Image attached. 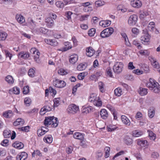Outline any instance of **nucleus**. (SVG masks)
I'll list each match as a JSON object with an SVG mask.
<instances>
[{"label": "nucleus", "instance_id": "obj_1", "mask_svg": "<svg viewBox=\"0 0 160 160\" xmlns=\"http://www.w3.org/2000/svg\"><path fill=\"white\" fill-rule=\"evenodd\" d=\"M149 82L146 83L147 87L151 90H152L155 93L159 92L160 91V85L158 83L151 78L149 79Z\"/></svg>", "mask_w": 160, "mask_h": 160}, {"label": "nucleus", "instance_id": "obj_2", "mask_svg": "<svg viewBox=\"0 0 160 160\" xmlns=\"http://www.w3.org/2000/svg\"><path fill=\"white\" fill-rule=\"evenodd\" d=\"M44 124L47 127L48 125H52V127H56L58 124V118H55L54 119L53 117L46 118L44 120Z\"/></svg>", "mask_w": 160, "mask_h": 160}, {"label": "nucleus", "instance_id": "obj_3", "mask_svg": "<svg viewBox=\"0 0 160 160\" xmlns=\"http://www.w3.org/2000/svg\"><path fill=\"white\" fill-rule=\"evenodd\" d=\"M57 16L56 14L53 13L49 14L48 17L46 18L45 22L46 23L47 27L49 28H52L54 25L53 19L56 18Z\"/></svg>", "mask_w": 160, "mask_h": 160}, {"label": "nucleus", "instance_id": "obj_4", "mask_svg": "<svg viewBox=\"0 0 160 160\" xmlns=\"http://www.w3.org/2000/svg\"><path fill=\"white\" fill-rule=\"evenodd\" d=\"M123 64L122 62H117L113 67L114 72L117 74L121 73L123 70Z\"/></svg>", "mask_w": 160, "mask_h": 160}, {"label": "nucleus", "instance_id": "obj_5", "mask_svg": "<svg viewBox=\"0 0 160 160\" xmlns=\"http://www.w3.org/2000/svg\"><path fill=\"white\" fill-rule=\"evenodd\" d=\"M114 30L112 28H107L102 31L100 33V36L102 38H105L110 36L113 32Z\"/></svg>", "mask_w": 160, "mask_h": 160}, {"label": "nucleus", "instance_id": "obj_6", "mask_svg": "<svg viewBox=\"0 0 160 160\" xmlns=\"http://www.w3.org/2000/svg\"><path fill=\"white\" fill-rule=\"evenodd\" d=\"M30 52L33 54L35 61L37 63H39L40 62L39 57L40 53L38 51L36 50L35 48H32L31 49Z\"/></svg>", "mask_w": 160, "mask_h": 160}, {"label": "nucleus", "instance_id": "obj_7", "mask_svg": "<svg viewBox=\"0 0 160 160\" xmlns=\"http://www.w3.org/2000/svg\"><path fill=\"white\" fill-rule=\"evenodd\" d=\"M79 109L78 106L74 104H71L68 106L67 111L68 113L74 114L79 111Z\"/></svg>", "mask_w": 160, "mask_h": 160}, {"label": "nucleus", "instance_id": "obj_8", "mask_svg": "<svg viewBox=\"0 0 160 160\" xmlns=\"http://www.w3.org/2000/svg\"><path fill=\"white\" fill-rule=\"evenodd\" d=\"M138 20V17L137 15L133 14L131 15L128 21V23L130 26H132L135 25Z\"/></svg>", "mask_w": 160, "mask_h": 160}, {"label": "nucleus", "instance_id": "obj_9", "mask_svg": "<svg viewBox=\"0 0 160 160\" xmlns=\"http://www.w3.org/2000/svg\"><path fill=\"white\" fill-rule=\"evenodd\" d=\"M48 129L46 127H42L37 131V134L39 137L41 136L48 132Z\"/></svg>", "mask_w": 160, "mask_h": 160}, {"label": "nucleus", "instance_id": "obj_10", "mask_svg": "<svg viewBox=\"0 0 160 160\" xmlns=\"http://www.w3.org/2000/svg\"><path fill=\"white\" fill-rule=\"evenodd\" d=\"M14 116V113L11 110H8L2 113V116L3 117L10 118H12Z\"/></svg>", "mask_w": 160, "mask_h": 160}, {"label": "nucleus", "instance_id": "obj_11", "mask_svg": "<svg viewBox=\"0 0 160 160\" xmlns=\"http://www.w3.org/2000/svg\"><path fill=\"white\" fill-rule=\"evenodd\" d=\"M92 97L91 96L90 98L89 99V101L91 102H92L93 104L96 106L99 107L101 106L102 105V102L99 100H96L97 98L96 97H93L94 98V99H92Z\"/></svg>", "mask_w": 160, "mask_h": 160}, {"label": "nucleus", "instance_id": "obj_12", "mask_svg": "<svg viewBox=\"0 0 160 160\" xmlns=\"http://www.w3.org/2000/svg\"><path fill=\"white\" fill-rule=\"evenodd\" d=\"M25 122L24 120L21 118L17 119L13 123L14 126H22Z\"/></svg>", "mask_w": 160, "mask_h": 160}, {"label": "nucleus", "instance_id": "obj_13", "mask_svg": "<svg viewBox=\"0 0 160 160\" xmlns=\"http://www.w3.org/2000/svg\"><path fill=\"white\" fill-rule=\"evenodd\" d=\"M78 59V55L76 54H74L69 57V61L71 63L74 64L77 61Z\"/></svg>", "mask_w": 160, "mask_h": 160}, {"label": "nucleus", "instance_id": "obj_14", "mask_svg": "<svg viewBox=\"0 0 160 160\" xmlns=\"http://www.w3.org/2000/svg\"><path fill=\"white\" fill-rule=\"evenodd\" d=\"M131 5L133 7L139 8L142 5V2L139 0H134L131 2Z\"/></svg>", "mask_w": 160, "mask_h": 160}, {"label": "nucleus", "instance_id": "obj_15", "mask_svg": "<svg viewBox=\"0 0 160 160\" xmlns=\"http://www.w3.org/2000/svg\"><path fill=\"white\" fill-rule=\"evenodd\" d=\"M28 157L27 154L25 152L19 153L16 157L17 160H25Z\"/></svg>", "mask_w": 160, "mask_h": 160}, {"label": "nucleus", "instance_id": "obj_16", "mask_svg": "<svg viewBox=\"0 0 160 160\" xmlns=\"http://www.w3.org/2000/svg\"><path fill=\"white\" fill-rule=\"evenodd\" d=\"M12 146L18 149L22 148L24 147L23 144L21 142L17 141L15 142L12 144Z\"/></svg>", "mask_w": 160, "mask_h": 160}, {"label": "nucleus", "instance_id": "obj_17", "mask_svg": "<svg viewBox=\"0 0 160 160\" xmlns=\"http://www.w3.org/2000/svg\"><path fill=\"white\" fill-rule=\"evenodd\" d=\"M86 55L89 57H91L95 52L94 50L92 47H89L86 49Z\"/></svg>", "mask_w": 160, "mask_h": 160}, {"label": "nucleus", "instance_id": "obj_18", "mask_svg": "<svg viewBox=\"0 0 160 160\" xmlns=\"http://www.w3.org/2000/svg\"><path fill=\"white\" fill-rule=\"evenodd\" d=\"M20 93V90L19 88L15 87L9 91V93L10 94H19Z\"/></svg>", "mask_w": 160, "mask_h": 160}, {"label": "nucleus", "instance_id": "obj_19", "mask_svg": "<svg viewBox=\"0 0 160 160\" xmlns=\"http://www.w3.org/2000/svg\"><path fill=\"white\" fill-rule=\"evenodd\" d=\"M52 108L49 106H47L42 108L40 111V113L42 115H43L47 112L51 110Z\"/></svg>", "mask_w": 160, "mask_h": 160}, {"label": "nucleus", "instance_id": "obj_20", "mask_svg": "<svg viewBox=\"0 0 160 160\" xmlns=\"http://www.w3.org/2000/svg\"><path fill=\"white\" fill-rule=\"evenodd\" d=\"M137 144L142 147H145L148 145V142L146 140H138L137 142Z\"/></svg>", "mask_w": 160, "mask_h": 160}, {"label": "nucleus", "instance_id": "obj_21", "mask_svg": "<svg viewBox=\"0 0 160 160\" xmlns=\"http://www.w3.org/2000/svg\"><path fill=\"white\" fill-rule=\"evenodd\" d=\"M45 42L47 44L52 46H55L58 45V42L56 40L45 39Z\"/></svg>", "mask_w": 160, "mask_h": 160}, {"label": "nucleus", "instance_id": "obj_22", "mask_svg": "<svg viewBox=\"0 0 160 160\" xmlns=\"http://www.w3.org/2000/svg\"><path fill=\"white\" fill-rule=\"evenodd\" d=\"M44 142L48 143H51L52 141V138L51 135H46L43 138Z\"/></svg>", "mask_w": 160, "mask_h": 160}, {"label": "nucleus", "instance_id": "obj_23", "mask_svg": "<svg viewBox=\"0 0 160 160\" xmlns=\"http://www.w3.org/2000/svg\"><path fill=\"white\" fill-rule=\"evenodd\" d=\"M111 24V21L109 20L102 21L99 22V25L103 27H106L109 26Z\"/></svg>", "mask_w": 160, "mask_h": 160}, {"label": "nucleus", "instance_id": "obj_24", "mask_svg": "<svg viewBox=\"0 0 160 160\" xmlns=\"http://www.w3.org/2000/svg\"><path fill=\"white\" fill-rule=\"evenodd\" d=\"M16 18L18 22L20 23H22L25 21L24 17L21 14H17L16 16Z\"/></svg>", "mask_w": 160, "mask_h": 160}, {"label": "nucleus", "instance_id": "obj_25", "mask_svg": "<svg viewBox=\"0 0 160 160\" xmlns=\"http://www.w3.org/2000/svg\"><path fill=\"white\" fill-rule=\"evenodd\" d=\"M87 66V64L86 63H82L79 64L77 67L78 70L82 71L85 69Z\"/></svg>", "mask_w": 160, "mask_h": 160}, {"label": "nucleus", "instance_id": "obj_26", "mask_svg": "<svg viewBox=\"0 0 160 160\" xmlns=\"http://www.w3.org/2000/svg\"><path fill=\"white\" fill-rule=\"evenodd\" d=\"M155 109L153 107H150L148 110V115L149 118H152L155 115Z\"/></svg>", "mask_w": 160, "mask_h": 160}, {"label": "nucleus", "instance_id": "obj_27", "mask_svg": "<svg viewBox=\"0 0 160 160\" xmlns=\"http://www.w3.org/2000/svg\"><path fill=\"white\" fill-rule=\"evenodd\" d=\"M18 56L19 58L26 59L29 57V55L28 53L22 52L18 54Z\"/></svg>", "mask_w": 160, "mask_h": 160}, {"label": "nucleus", "instance_id": "obj_28", "mask_svg": "<svg viewBox=\"0 0 160 160\" xmlns=\"http://www.w3.org/2000/svg\"><path fill=\"white\" fill-rule=\"evenodd\" d=\"M121 118L122 122L128 126H129L130 125V120L126 116L122 115Z\"/></svg>", "mask_w": 160, "mask_h": 160}, {"label": "nucleus", "instance_id": "obj_29", "mask_svg": "<svg viewBox=\"0 0 160 160\" xmlns=\"http://www.w3.org/2000/svg\"><path fill=\"white\" fill-rule=\"evenodd\" d=\"M148 36L144 35L141 37V40L143 42L142 43L144 44H147L149 41V38Z\"/></svg>", "mask_w": 160, "mask_h": 160}, {"label": "nucleus", "instance_id": "obj_30", "mask_svg": "<svg viewBox=\"0 0 160 160\" xmlns=\"http://www.w3.org/2000/svg\"><path fill=\"white\" fill-rule=\"evenodd\" d=\"M73 137L74 138L82 140L83 138V135L79 132H76L74 133Z\"/></svg>", "mask_w": 160, "mask_h": 160}, {"label": "nucleus", "instance_id": "obj_31", "mask_svg": "<svg viewBox=\"0 0 160 160\" xmlns=\"http://www.w3.org/2000/svg\"><path fill=\"white\" fill-rule=\"evenodd\" d=\"M100 115L102 118L104 119H106L108 117L107 112L105 109H102L101 110Z\"/></svg>", "mask_w": 160, "mask_h": 160}, {"label": "nucleus", "instance_id": "obj_32", "mask_svg": "<svg viewBox=\"0 0 160 160\" xmlns=\"http://www.w3.org/2000/svg\"><path fill=\"white\" fill-rule=\"evenodd\" d=\"M124 142L128 145H131L132 142V140L129 137L126 136L124 138Z\"/></svg>", "mask_w": 160, "mask_h": 160}, {"label": "nucleus", "instance_id": "obj_33", "mask_svg": "<svg viewBox=\"0 0 160 160\" xmlns=\"http://www.w3.org/2000/svg\"><path fill=\"white\" fill-rule=\"evenodd\" d=\"M5 81L9 84H12L14 82V80L12 77L10 75L7 76L5 78Z\"/></svg>", "mask_w": 160, "mask_h": 160}, {"label": "nucleus", "instance_id": "obj_34", "mask_svg": "<svg viewBox=\"0 0 160 160\" xmlns=\"http://www.w3.org/2000/svg\"><path fill=\"white\" fill-rule=\"evenodd\" d=\"M151 62L152 65L154 68L158 69L160 68V65L159 63L153 58H152Z\"/></svg>", "mask_w": 160, "mask_h": 160}, {"label": "nucleus", "instance_id": "obj_35", "mask_svg": "<svg viewBox=\"0 0 160 160\" xmlns=\"http://www.w3.org/2000/svg\"><path fill=\"white\" fill-rule=\"evenodd\" d=\"M147 89L142 88L140 87L138 92L141 96L145 95L148 93Z\"/></svg>", "mask_w": 160, "mask_h": 160}, {"label": "nucleus", "instance_id": "obj_36", "mask_svg": "<svg viewBox=\"0 0 160 160\" xmlns=\"http://www.w3.org/2000/svg\"><path fill=\"white\" fill-rule=\"evenodd\" d=\"M7 36V33L2 31H0V40H4L6 39Z\"/></svg>", "mask_w": 160, "mask_h": 160}, {"label": "nucleus", "instance_id": "obj_37", "mask_svg": "<svg viewBox=\"0 0 160 160\" xmlns=\"http://www.w3.org/2000/svg\"><path fill=\"white\" fill-rule=\"evenodd\" d=\"M28 75L31 77H34L35 76V68H31L28 71Z\"/></svg>", "mask_w": 160, "mask_h": 160}, {"label": "nucleus", "instance_id": "obj_38", "mask_svg": "<svg viewBox=\"0 0 160 160\" xmlns=\"http://www.w3.org/2000/svg\"><path fill=\"white\" fill-rule=\"evenodd\" d=\"M148 132L149 133V136L150 137V139L154 140L156 138V134L151 131L148 130Z\"/></svg>", "mask_w": 160, "mask_h": 160}, {"label": "nucleus", "instance_id": "obj_39", "mask_svg": "<svg viewBox=\"0 0 160 160\" xmlns=\"http://www.w3.org/2000/svg\"><path fill=\"white\" fill-rule=\"evenodd\" d=\"M122 92L121 89L119 88H118L115 89L114 91L115 94L118 96H120L121 95V93Z\"/></svg>", "mask_w": 160, "mask_h": 160}, {"label": "nucleus", "instance_id": "obj_40", "mask_svg": "<svg viewBox=\"0 0 160 160\" xmlns=\"http://www.w3.org/2000/svg\"><path fill=\"white\" fill-rule=\"evenodd\" d=\"M29 126H28L18 128V129L19 131L24 132H28L29 131Z\"/></svg>", "mask_w": 160, "mask_h": 160}, {"label": "nucleus", "instance_id": "obj_41", "mask_svg": "<svg viewBox=\"0 0 160 160\" xmlns=\"http://www.w3.org/2000/svg\"><path fill=\"white\" fill-rule=\"evenodd\" d=\"M60 98H55L53 100L54 107H57L60 104Z\"/></svg>", "mask_w": 160, "mask_h": 160}, {"label": "nucleus", "instance_id": "obj_42", "mask_svg": "<svg viewBox=\"0 0 160 160\" xmlns=\"http://www.w3.org/2000/svg\"><path fill=\"white\" fill-rule=\"evenodd\" d=\"M143 133L142 132L138 131V130H135L133 132L132 135L135 137H138L142 135Z\"/></svg>", "mask_w": 160, "mask_h": 160}, {"label": "nucleus", "instance_id": "obj_43", "mask_svg": "<svg viewBox=\"0 0 160 160\" xmlns=\"http://www.w3.org/2000/svg\"><path fill=\"white\" fill-rule=\"evenodd\" d=\"M99 84V87L100 90V92H105V90L104 88V83L102 82H100L98 83Z\"/></svg>", "mask_w": 160, "mask_h": 160}, {"label": "nucleus", "instance_id": "obj_44", "mask_svg": "<svg viewBox=\"0 0 160 160\" xmlns=\"http://www.w3.org/2000/svg\"><path fill=\"white\" fill-rule=\"evenodd\" d=\"M31 102V100L30 98L27 97L25 98L24 102L26 106H29Z\"/></svg>", "mask_w": 160, "mask_h": 160}, {"label": "nucleus", "instance_id": "obj_45", "mask_svg": "<svg viewBox=\"0 0 160 160\" xmlns=\"http://www.w3.org/2000/svg\"><path fill=\"white\" fill-rule=\"evenodd\" d=\"M148 15V13L147 11H142L140 12V18H143L145 17Z\"/></svg>", "mask_w": 160, "mask_h": 160}, {"label": "nucleus", "instance_id": "obj_46", "mask_svg": "<svg viewBox=\"0 0 160 160\" xmlns=\"http://www.w3.org/2000/svg\"><path fill=\"white\" fill-rule=\"evenodd\" d=\"M3 136L5 138H9L11 135L9 130H5L3 133Z\"/></svg>", "mask_w": 160, "mask_h": 160}, {"label": "nucleus", "instance_id": "obj_47", "mask_svg": "<svg viewBox=\"0 0 160 160\" xmlns=\"http://www.w3.org/2000/svg\"><path fill=\"white\" fill-rule=\"evenodd\" d=\"M72 14V13L70 11L67 12H65V16L66 17L67 20H69L71 19V15Z\"/></svg>", "mask_w": 160, "mask_h": 160}, {"label": "nucleus", "instance_id": "obj_48", "mask_svg": "<svg viewBox=\"0 0 160 160\" xmlns=\"http://www.w3.org/2000/svg\"><path fill=\"white\" fill-rule=\"evenodd\" d=\"M53 85L56 87L58 88H60V81L59 80L56 79L53 81Z\"/></svg>", "mask_w": 160, "mask_h": 160}, {"label": "nucleus", "instance_id": "obj_49", "mask_svg": "<svg viewBox=\"0 0 160 160\" xmlns=\"http://www.w3.org/2000/svg\"><path fill=\"white\" fill-rule=\"evenodd\" d=\"M3 51L5 53L6 58L8 57L9 60H11L12 56V54L7 50H4Z\"/></svg>", "mask_w": 160, "mask_h": 160}, {"label": "nucleus", "instance_id": "obj_50", "mask_svg": "<svg viewBox=\"0 0 160 160\" xmlns=\"http://www.w3.org/2000/svg\"><path fill=\"white\" fill-rule=\"evenodd\" d=\"M35 155L41 156H42V154L40 151L37 150H34L32 154V155L33 157H34Z\"/></svg>", "mask_w": 160, "mask_h": 160}, {"label": "nucleus", "instance_id": "obj_51", "mask_svg": "<svg viewBox=\"0 0 160 160\" xmlns=\"http://www.w3.org/2000/svg\"><path fill=\"white\" fill-rule=\"evenodd\" d=\"M96 30L95 28H92L88 31V34L89 36H92L95 34Z\"/></svg>", "mask_w": 160, "mask_h": 160}, {"label": "nucleus", "instance_id": "obj_52", "mask_svg": "<svg viewBox=\"0 0 160 160\" xmlns=\"http://www.w3.org/2000/svg\"><path fill=\"white\" fill-rule=\"evenodd\" d=\"M29 87L28 86L24 87L23 89V93L24 94H27L29 92Z\"/></svg>", "mask_w": 160, "mask_h": 160}, {"label": "nucleus", "instance_id": "obj_53", "mask_svg": "<svg viewBox=\"0 0 160 160\" xmlns=\"http://www.w3.org/2000/svg\"><path fill=\"white\" fill-rule=\"evenodd\" d=\"M91 111V109L89 108H85L82 110V112L85 114L89 113Z\"/></svg>", "mask_w": 160, "mask_h": 160}, {"label": "nucleus", "instance_id": "obj_54", "mask_svg": "<svg viewBox=\"0 0 160 160\" xmlns=\"http://www.w3.org/2000/svg\"><path fill=\"white\" fill-rule=\"evenodd\" d=\"M107 107L112 112V113L116 112L114 108L110 104L107 105Z\"/></svg>", "mask_w": 160, "mask_h": 160}, {"label": "nucleus", "instance_id": "obj_55", "mask_svg": "<svg viewBox=\"0 0 160 160\" xmlns=\"http://www.w3.org/2000/svg\"><path fill=\"white\" fill-rule=\"evenodd\" d=\"M106 72L108 75L110 77H112V70L110 67H108L106 69Z\"/></svg>", "mask_w": 160, "mask_h": 160}, {"label": "nucleus", "instance_id": "obj_56", "mask_svg": "<svg viewBox=\"0 0 160 160\" xmlns=\"http://www.w3.org/2000/svg\"><path fill=\"white\" fill-rule=\"evenodd\" d=\"M38 31L41 33L45 34L47 32V30L44 28H40L38 29Z\"/></svg>", "mask_w": 160, "mask_h": 160}, {"label": "nucleus", "instance_id": "obj_57", "mask_svg": "<svg viewBox=\"0 0 160 160\" xmlns=\"http://www.w3.org/2000/svg\"><path fill=\"white\" fill-rule=\"evenodd\" d=\"M95 3L97 7H100L104 5V2L101 1H96Z\"/></svg>", "mask_w": 160, "mask_h": 160}, {"label": "nucleus", "instance_id": "obj_58", "mask_svg": "<svg viewBox=\"0 0 160 160\" xmlns=\"http://www.w3.org/2000/svg\"><path fill=\"white\" fill-rule=\"evenodd\" d=\"M133 44L137 46L138 48V49H140L141 48V47L140 45V43H139L138 41L136 40H134L133 41Z\"/></svg>", "mask_w": 160, "mask_h": 160}, {"label": "nucleus", "instance_id": "obj_59", "mask_svg": "<svg viewBox=\"0 0 160 160\" xmlns=\"http://www.w3.org/2000/svg\"><path fill=\"white\" fill-rule=\"evenodd\" d=\"M1 144L4 146H7L8 145V140L7 139L4 140L1 142Z\"/></svg>", "mask_w": 160, "mask_h": 160}, {"label": "nucleus", "instance_id": "obj_60", "mask_svg": "<svg viewBox=\"0 0 160 160\" xmlns=\"http://www.w3.org/2000/svg\"><path fill=\"white\" fill-rule=\"evenodd\" d=\"M72 150L73 148L71 146H70L67 148L66 149V152L68 154L71 153L72 152Z\"/></svg>", "mask_w": 160, "mask_h": 160}, {"label": "nucleus", "instance_id": "obj_61", "mask_svg": "<svg viewBox=\"0 0 160 160\" xmlns=\"http://www.w3.org/2000/svg\"><path fill=\"white\" fill-rule=\"evenodd\" d=\"M132 72L133 73L137 75H140L142 74L143 73V72L142 71H141L138 69L134 70Z\"/></svg>", "mask_w": 160, "mask_h": 160}, {"label": "nucleus", "instance_id": "obj_62", "mask_svg": "<svg viewBox=\"0 0 160 160\" xmlns=\"http://www.w3.org/2000/svg\"><path fill=\"white\" fill-rule=\"evenodd\" d=\"M142 117V114L140 112H138L135 116V118L138 120H139L140 118Z\"/></svg>", "mask_w": 160, "mask_h": 160}, {"label": "nucleus", "instance_id": "obj_63", "mask_svg": "<svg viewBox=\"0 0 160 160\" xmlns=\"http://www.w3.org/2000/svg\"><path fill=\"white\" fill-rule=\"evenodd\" d=\"M140 53L143 55H148L149 54V53L147 50H141Z\"/></svg>", "mask_w": 160, "mask_h": 160}, {"label": "nucleus", "instance_id": "obj_64", "mask_svg": "<svg viewBox=\"0 0 160 160\" xmlns=\"http://www.w3.org/2000/svg\"><path fill=\"white\" fill-rule=\"evenodd\" d=\"M132 31L133 34L137 35L139 33V30L137 28H134L132 29Z\"/></svg>", "mask_w": 160, "mask_h": 160}]
</instances>
